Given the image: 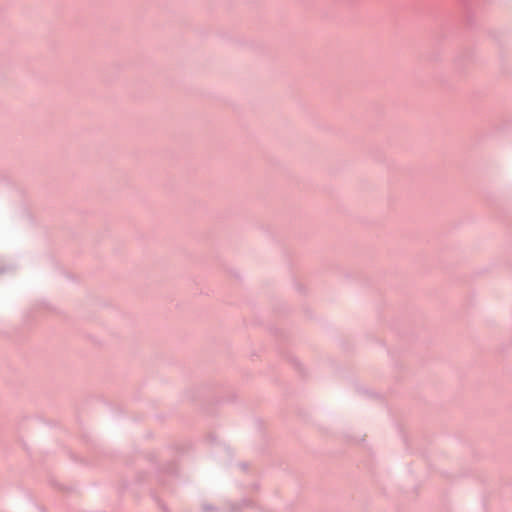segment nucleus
<instances>
[{"label": "nucleus", "instance_id": "obj_1", "mask_svg": "<svg viewBox=\"0 0 512 512\" xmlns=\"http://www.w3.org/2000/svg\"><path fill=\"white\" fill-rule=\"evenodd\" d=\"M211 509H212L211 507H207V506H205V507H204V510H205V511H207V510H211Z\"/></svg>", "mask_w": 512, "mask_h": 512}]
</instances>
